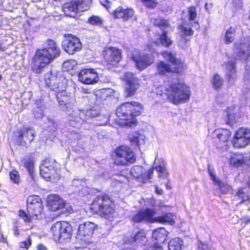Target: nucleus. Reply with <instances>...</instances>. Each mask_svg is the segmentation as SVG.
Listing matches in <instances>:
<instances>
[{
  "label": "nucleus",
  "mask_w": 250,
  "mask_h": 250,
  "mask_svg": "<svg viewBox=\"0 0 250 250\" xmlns=\"http://www.w3.org/2000/svg\"><path fill=\"white\" fill-rule=\"evenodd\" d=\"M64 201L59 196L54 194L50 195L47 200V206L52 211L60 209L63 207Z\"/></svg>",
  "instance_id": "nucleus-23"
},
{
  "label": "nucleus",
  "mask_w": 250,
  "mask_h": 250,
  "mask_svg": "<svg viewBox=\"0 0 250 250\" xmlns=\"http://www.w3.org/2000/svg\"><path fill=\"white\" fill-rule=\"evenodd\" d=\"M65 39L62 42L64 50L69 54H73L82 49V43L79 38L70 34L64 35Z\"/></svg>",
  "instance_id": "nucleus-14"
},
{
  "label": "nucleus",
  "mask_w": 250,
  "mask_h": 250,
  "mask_svg": "<svg viewBox=\"0 0 250 250\" xmlns=\"http://www.w3.org/2000/svg\"><path fill=\"white\" fill-rule=\"evenodd\" d=\"M248 158L241 153H234L231 155L230 165L238 167L242 166L247 162Z\"/></svg>",
  "instance_id": "nucleus-25"
},
{
  "label": "nucleus",
  "mask_w": 250,
  "mask_h": 250,
  "mask_svg": "<svg viewBox=\"0 0 250 250\" xmlns=\"http://www.w3.org/2000/svg\"><path fill=\"white\" fill-rule=\"evenodd\" d=\"M228 119L229 120H230V122H233L232 118H231L232 115L229 114H227Z\"/></svg>",
  "instance_id": "nucleus-63"
},
{
  "label": "nucleus",
  "mask_w": 250,
  "mask_h": 250,
  "mask_svg": "<svg viewBox=\"0 0 250 250\" xmlns=\"http://www.w3.org/2000/svg\"><path fill=\"white\" fill-rule=\"evenodd\" d=\"M56 92L57 93L56 96L59 104L60 105H66V107H67V105L69 104V103L70 100V97L67 94L64 89L62 90Z\"/></svg>",
  "instance_id": "nucleus-30"
},
{
  "label": "nucleus",
  "mask_w": 250,
  "mask_h": 250,
  "mask_svg": "<svg viewBox=\"0 0 250 250\" xmlns=\"http://www.w3.org/2000/svg\"><path fill=\"white\" fill-rule=\"evenodd\" d=\"M244 190V188L239 189L236 193L235 196L241 200L240 204L245 203L246 205L249 206L250 203V198Z\"/></svg>",
  "instance_id": "nucleus-34"
},
{
  "label": "nucleus",
  "mask_w": 250,
  "mask_h": 250,
  "mask_svg": "<svg viewBox=\"0 0 250 250\" xmlns=\"http://www.w3.org/2000/svg\"><path fill=\"white\" fill-rule=\"evenodd\" d=\"M235 29L234 27H230L226 31L225 36V42L226 44L231 43L235 37Z\"/></svg>",
  "instance_id": "nucleus-39"
},
{
  "label": "nucleus",
  "mask_w": 250,
  "mask_h": 250,
  "mask_svg": "<svg viewBox=\"0 0 250 250\" xmlns=\"http://www.w3.org/2000/svg\"><path fill=\"white\" fill-rule=\"evenodd\" d=\"M163 32L164 33L162 34L160 38V41L163 45L168 47L171 45L172 42L167 36L166 31H164Z\"/></svg>",
  "instance_id": "nucleus-45"
},
{
  "label": "nucleus",
  "mask_w": 250,
  "mask_h": 250,
  "mask_svg": "<svg viewBox=\"0 0 250 250\" xmlns=\"http://www.w3.org/2000/svg\"><path fill=\"white\" fill-rule=\"evenodd\" d=\"M45 81L48 87L54 91H60L66 86L67 80L61 71L52 70L46 73Z\"/></svg>",
  "instance_id": "nucleus-7"
},
{
  "label": "nucleus",
  "mask_w": 250,
  "mask_h": 250,
  "mask_svg": "<svg viewBox=\"0 0 250 250\" xmlns=\"http://www.w3.org/2000/svg\"><path fill=\"white\" fill-rule=\"evenodd\" d=\"M62 9L66 16L73 18L75 17L77 13L79 11L75 0L65 3L62 7Z\"/></svg>",
  "instance_id": "nucleus-27"
},
{
  "label": "nucleus",
  "mask_w": 250,
  "mask_h": 250,
  "mask_svg": "<svg viewBox=\"0 0 250 250\" xmlns=\"http://www.w3.org/2000/svg\"><path fill=\"white\" fill-rule=\"evenodd\" d=\"M188 20L190 21H194L195 27L198 28V24H197L196 20L197 18L196 10L195 7H190L188 9Z\"/></svg>",
  "instance_id": "nucleus-41"
},
{
  "label": "nucleus",
  "mask_w": 250,
  "mask_h": 250,
  "mask_svg": "<svg viewBox=\"0 0 250 250\" xmlns=\"http://www.w3.org/2000/svg\"><path fill=\"white\" fill-rule=\"evenodd\" d=\"M23 163H24V166L27 169V170L28 171H30L33 167V165L32 161H31L29 159H28V160L25 159L24 160Z\"/></svg>",
  "instance_id": "nucleus-55"
},
{
  "label": "nucleus",
  "mask_w": 250,
  "mask_h": 250,
  "mask_svg": "<svg viewBox=\"0 0 250 250\" xmlns=\"http://www.w3.org/2000/svg\"><path fill=\"white\" fill-rule=\"evenodd\" d=\"M155 169L158 173L159 177L165 178L167 177V173L163 164L156 166Z\"/></svg>",
  "instance_id": "nucleus-43"
},
{
  "label": "nucleus",
  "mask_w": 250,
  "mask_h": 250,
  "mask_svg": "<svg viewBox=\"0 0 250 250\" xmlns=\"http://www.w3.org/2000/svg\"><path fill=\"white\" fill-rule=\"evenodd\" d=\"M92 208L99 212L105 219L112 221L116 216L114 209L111 207V201L108 195L101 194L93 201Z\"/></svg>",
  "instance_id": "nucleus-4"
},
{
  "label": "nucleus",
  "mask_w": 250,
  "mask_h": 250,
  "mask_svg": "<svg viewBox=\"0 0 250 250\" xmlns=\"http://www.w3.org/2000/svg\"><path fill=\"white\" fill-rule=\"evenodd\" d=\"M132 58L135 62L137 68L143 70L150 65L153 62V58L148 54H140L138 51H134Z\"/></svg>",
  "instance_id": "nucleus-16"
},
{
  "label": "nucleus",
  "mask_w": 250,
  "mask_h": 250,
  "mask_svg": "<svg viewBox=\"0 0 250 250\" xmlns=\"http://www.w3.org/2000/svg\"><path fill=\"white\" fill-rule=\"evenodd\" d=\"M37 250H48L43 245L40 244L38 246Z\"/></svg>",
  "instance_id": "nucleus-61"
},
{
  "label": "nucleus",
  "mask_w": 250,
  "mask_h": 250,
  "mask_svg": "<svg viewBox=\"0 0 250 250\" xmlns=\"http://www.w3.org/2000/svg\"><path fill=\"white\" fill-rule=\"evenodd\" d=\"M60 53L56 43L53 40H48L44 48L36 51L33 59L32 70L37 74L42 73L47 64L59 57Z\"/></svg>",
  "instance_id": "nucleus-1"
},
{
  "label": "nucleus",
  "mask_w": 250,
  "mask_h": 250,
  "mask_svg": "<svg viewBox=\"0 0 250 250\" xmlns=\"http://www.w3.org/2000/svg\"><path fill=\"white\" fill-rule=\"evenodd\" d=\"M27 213L22 210L19 211V216L26 223H29L33 219L42 218V202L36 204L27 205Z\"/></svg>",
  "instance_id": "nucleus-8"
},
{
  "label": "nucleus",
  "mask_w": 250,
  "mask_h": 250,
  "mask_svg": "<svg viewBox=\"0 0 250 250\" xmlns=\"http://www.w3.org/2000/svg\"><path fill=\"white\" fill-rule=\"evenodd\" d=\"M97 227L96 224L89 221L81 224L78 229L77 238L85 243H89V239Z\"/></svg>",
  "instance_id": "nucleus-13"
},
{
  "label": "nucleus",
  "mask_w": 250,
  "mask_h": 250,
  "mask_svg": "<svg viewBox=\"0 0 250 250\" xmlns=\"http://www.w3.org/2000/svg\"><path fill=\"white\" fill-rule=\"evenodd\" d=\"M183 245V241L179 238L176 237L171 239L168 243L169 250H182Z\"/></svg>",
  "instance_id": "nucleus-35"
},
{
  "label": "nucleus",
  "mask_w": 250,
  "mask_h": 250,
  "mask_svg": "<svg viewBox=\"0 0 250 250\" xmlns=\"http://www.w3.org/2000/svg\"><path fill=\"white\" fill-rule=\"evenodd\" d=\"M31 240L30 239L26 241L21 242L20 243V246L21 248H25L28 249L31 245Z\"/></svg>",
  "instance_id": "nucleus-54"
},
{
  "label": "nucleus",
  "mask_w": 250,
  "mask_h": 250,
  "mask_svg": "<svg viewBox=\"0 0 250 250\" xmlns=\"http://www.w3.org/2000/svg\"><path fill=\"white\" fill-rule=\"evenodd\" d=\"M50 232L54 241L63 243L71 238L72 229L71 225L67 222H57L51 227Z\"/></svg>",
  "instance_id": "nucleus-5"
},
{
  "label": "nucleus",
  "mask_w": 250,
  "mask_h": 250,
  "mask_svg": "<svg viewBox=\"0 0 250 250\" xmlns=\"http://www.w3.org/2000/svg\"><path fill=\"white\" fill-rule=\"evenodd\" d=\"M224 83L223 79L217 74H215L211 80V83L214 89L220 88Z\"/></svg>",
  "instance_id": "nucleus-40"
},
{
  "label": "nucleus",
  "mask_w": 250,
  "mask_h": 250,
  "mask_svg": "<svg viewBox=\"0 0 250 250\" xmlns=\"http://www.w3.org/2000/svg\"><path fill=\"white\" fill-rule=\"evenodd\" d=\"M11 180L15 184H18L20 182L19 172L16 170H13L9 172Z\"/></svg>",
  "instance_id": "nucleus-47"
},
{
  "label": "nucleus",
  "mask_w": 250,
  "mask_h": 250,
  "mask_svg": "<svg viewBox=\"0 0 250 250\" xmlns=\"http://www.w3.org/2000/svg\"><path fill=\"white\" fill-rule=\"evenodd\" d=\"M78 79L83 83L94 84L99 81L98 74L94 69L85 68L80 71Z\"/></svg>",
  "instance_id": "nucleus-17"
},
{
  "label": "nucleus",
  "mask_w": 250,
  "mask_h": 250,
  "mask_svg": "<svg viewBox=\"0 0 250 250\" xmlns=\"http://www.w3.org/2000/svg\"><path fill=\"white\" fill-rule=\"evenodd\" d=\"M123 250H135L138 246L146 245L147 239L145 232H138L134 237L123 239Z\"/></svg>",
  "instance_id": "nucleus-11"
},
{
  "label": "nucleus",
  "mask_w": 250,
  "mask_h": 250,
  "mask_svg": "<svg viewBox=\"0 0 250 250\" xmlns=\"http://www.w3.org/2000/svg\"><path fill=\"white\" fill-rule=\"evenodd\" d=\"M88 23L92 25L101 26L103 24V20L97 16H92L88 18Z\"/></svg>",
  "instance_id": "nucleus-44"
},
{
  "label": "nucleus",
  "mask_w": 250,
  "mask_h": 250,
  "mask_svg": "<svg viewBox=\"0 0 250 250\" xmlns=\"http://www.w3.org/2000/svg\"><path fill=\"white\" fill-rule=\"evenodd\" d=\"M80 182V181L79 180H74L73 182V184L74 185H76L77 183H79Z\"/></svg>",
  "instance_id": "nucleus-64"
},
{
  "label": "nucleus",
  "mask_w": 250,
  "mask_h": 250,
  "mask_svg": "<svg viewBox=\"0 0 250 250\" xmlns=\"http://www.w3.org/2000/svg\"><path fill=\"white\" fill-rule=\"evenodd\" d=\"M169 100L173 104L186 103L190 98L189 87L179 79H174L165 90Z\"/></svg>",
  "instance_id": "nucleus-2"
},
{
  "label": "nucleus",
  "mask_w": 250,
  "mask_h": 250,
  "mask_svg": "<svg viewBox=\"0 0 250 250\" xmlns=\"http://www.w3.org/2000/svg\"><path fill=\"white\" fill-rule=\"evenodd\" d=\"M243 0H234V3L236 8L240 9L242 7Z\"/></svg>",
  "instance_id": "nucleus-58"
},
{
  "label": "nucleus",
  "mask_w": 250,
  "mask_h": 250,
  "mask_svg": "<svg viewBox=\"0 0 250 250\" xmlns=\"http://www.w3.org/2000/svg\"><path fill=\"white\" fill-rule=\"evenodd\" d=\"M145 136L137 132L129 134L128 139L133 145L139 146L144 142Z\"/></svg>",
  "instance_id": "nucleus-31"
},
{
  "label": "nucleus",
  "mask_w": 250,
  "mask_h": 250,
  "mask_svg": "<svg viewBox=\"0 0 250 250\" xmlns=\"http://www.w3.org/2000/svg\"><path fill=\"white\" fill-rule=\"evenodd\" d=\"M77 62L74 60H70L64 62L62 65V67L67 71L72 70L77 65Z\"/></svg>",
  "instance_id": "nucleus-46"
},
{
  "label": "nucleus",
  "mask_w": 250,
  "mask_h": 250,
  "mask_svg": "<svg viewBox=\"0 0 250 250\" xmlns=\"http://www.w3.org/2000/svg\"><path fill=\"white\" fill-rule=\"evenodd\" d=\"M13 230L14 231V234L16 236H18L20 235L19 230L17 226H14L13 227Z\"/></svg>",
  "instance_id": "nucleus-60"
},
{
  "label": "nucleus",
  "mask_w": 250,
  "mask_h": 250,
  "mask_svg": "<svg viewBox=\"0 0 250 250\" xmlns=\"http://www.w3.org/2000/svg\"><path fill=\"white\" fill-rule=\"evenodd\" d=\"M113 89L110 88L103 89L97 92V95L99 96L102 100H105L113 93Z\"/></svg>",
  "instance_id": "nucleus-42"
},
{
  "label": "nucleus",
  "mask_w": 250,
  "mask_h": 250,
  "mask_svg": "<svg viewBox=\"0 0 250 250\" xmlns=\"http://www.w3.org/2000/svg\"><path fill=\"white\" fill-rule=\"evenodd\" d=\"M167 237V231L164 228H160L153 231L152 233V239L155 241L154 246H161L166 241Z\"/></svg>",
  "instance_id": "nucleus-24"
},
{
  "label": "nucleus",
  "mask_w": 250,
  "mask_h": 250,
  "mask_svg": "<svg viewBox=\"0 0 250 250\" xmlns=\"http://www.w3.org/2000/svg\"><path fill=\"white\" fill-rule=\"evenodd\" d=\"M68 118L70 122L75 123L74 125L71 123L73 126H76L75 124H82L84 121L83 110L77 108L72 109L71 112L68 114Z\"/></svg>",
  "instance_id": "nucleus-26"
},
{
  "label": "nucleus",
  "mask_w": 250,
  "mask_h": 250,
  "mask_svg": "<svg viewBox=\"0 0 250 250\" xmlns=\"http://www.w3.org/2000/svg\"><path fill=\"white\" fill-rule=\"evenodd\" d=\"M134 11L132 8H124L119 6L113 13L115 18L121 19L124 21H127L132 19L134 16Z\"/></svg>",
  "instance_id": "nucleus-22"
},
{
  "label": "nucleus",
  "mask_w": 250,
  "mask_h": 250,
  "mask_svg": "<svg viewBox=\"0 0 250 250\" xmlns=\"http://www.w3.org/2000/svg\"><path fill=\"white\" fill-rule=\"evenodd\" d=\"M235 52L236 60L246 61L250 56V40L241 43Z\"/></svg>",
  "instance_id": "nucleus-21"
},
{
  "label": "nucleus",
  "mask_w": 250,
  "mask_h": 250,
  "mask_svg": "<svg viewBox=\"0 0 250 250\" xmlns=\"http://www.w3.org/2000/svg\"><path fill=\"white\" fill-rule=\"evenodd\" d=\"M182 30L186 35H192L193 33V31L190 27H183Z\"/></svg>",
  "instance_id": "nucleus-56"
},
{
  "label": "nucleus",
  "mask_w": 250,
  "mask_h": 250,
  "mask_svg": "<svg viewBox=\"0 0 250 250\" xmlns=\"http://www.w3.org/2000/svg\"><path fill=\"white\" fill-rule=\"evenodd\" d=\"M121 50L110 47L104 50V57L108 63L114 65L121 60Z\"/></svg>",
  "instance_id": "nucleus-19"
},
{
  "label": "nucleus",
  "mask_w": 250,
  "mask_h": 250,
  "mask_svg": "<svg viewBox=\"0 0 250 250\" xmlns=\"http://www.w3.org/2000/svg\"><path fill=\"white\" fill-rule=\"evenodd\" d=\"M156 192H157L158 193H159V194H163V190H162V189H159L158 188H156Z\"/></svg>",
  "instance_id": "nucleus-62"
},
{
  "label": "nucleus",
  "mask_w": 250,
  "mask_h": 250,
  "mask_svg": "<svg viewBox=\"0 0 250 250\" xmlns=\"http://www.w3.org/2000/svg\"><path fill=\"white\" fill-rule=\"evenodd\" d=\"M45 107L44 105L40 103H37L36 107H34L33 113L36 118H41L44 116Z\"/></svg>",
  "instance_id": "nucleus-36"
},
{
  "label": "nucleus",
  "mask_w": 250,
  "mask_h": 250,
  "mask_svg": "<svg viewBox=\"0 0 250 250\" xmlns=\"http://www.w3.org/2000/svg\"><path fill=\"white\" fill-rule=\"evenodd\" d=\"M78 11H84L87 10L90 6L91 0H75Z\"/></svg>",
  "instance_id": "nucleus-38"
},
{
  "label": "nucleus",
  "mask_w": 250,
  "mask_h": 250,
  "mask_svg": "<svg viewBox=\"0 0 250 250\" xmlns=\"http://www.w3.org/2000/svg\"><path fill=\"white\" fill-rule=\"evenodd\" d=\"M142 1L147 7H155L157 3L153 0H141Z\"/></svg>",
  "instance_id": "nucleus-53"
},
{
  "label": "nucleus",
  "mask_w": 250,
  "mask_h": 250,
  "mask_svg": "<svg viewBox=\"0 0 250 250\" xmlns=\"http://www.w3.org/2000/svg\"><path fill=\"white\" fill-rule=\"evenodd\" d=\"M216 133L217 138L224 143L227 142L230 136L229 130L226 129L217 130Z\"/></svg>",
  "instance_id": "nucleus-37"
},
{
  "label": "nucleus",
  "mask_w": 250,
  "mask_h": 250,
  "mask_svg": "<svg viewBox=\"0 0 250 250\" xmlns=\"http://www.w3.org/2000/svg\"><path fill=\"white\" fill-rule=\"evenodd\" d=\"M162 55L163 57L174 65V67H170L167 63L161 62L157 64V70L159 74H164L168 72L176 73H182L184 70V65L183 63L180 60L176 59L171 53L168 51L164 52Z\"/></svg>",
  "instance_id": "nucleus-6"
},
{
  "label": "nucleus",
  "mask_w": 250,
  "mask_h": 250,
  "mask_svg": "<svg viewBox=\"0 0 250 250\" xmlns=\"http://www.w3.org/2000/svg\"><path fill=\"white\" fill-rule=\"evenodd\" d=\"M35 131L31 127H23L18 131V141L21 146L30 144L34 139Z\"/></svg>",
  "instance_id": "nucleus-18"
},
{
  "label": "nucleus",
  "mask_w": 250,
  "mask_h": 250,
  "mask_svg": "<svg viewBox=\"0 0 250 250\" xmlns=\"http://www.w3.org/2000/svg\"><path fill=\"white\" fill-rule=\"evenodd\" d=\"M208 171L211 180L214 182V184L217 186L218 188L220 189V191L222 193H226L229 189V186L221 182V181L215 176L213 173V171L209 168H208Z\"/></svg>",
  "instance_id": "nucleus-29"
},
{
  "label": "nucleus",
  "mask_w": 250,
  "mask_h": 250,
  "mask_svg": "<svg viewBox=\"0 0 250 250\" xmlns=\"http://www.w3.org/2000/svg\"><path fill=\"white\" fill-rule=\"evenodd\" d=\"M199 249L200 250H210L209 247L208 245L200 242V244L198 245Z\"/></svg>",
  "instance_id": "nucleus-57"
},
{
  "label": "nucleus",
  "mask_w": 250,
  "mask_h": 250,
  "mask_svg": "<svg viewBox=\"0 0 250 250\" xmlns=\"http://www.w3.org/2000/svg\"><path fill=\"white\" fill-rule=\"evenodd\" d=\"M83 112L84 114V120L90 118H94L98 115L97 111L94 109H89L86 111L83 110Z\"/></svg>",
  "instance_id": "nucleus-49"
},
{
  "label": "nucleus",
  "mask_w": 250,
  "mask_h": 250,
  "mask_svg": "<svg viewBox=\"0 0 250 250\" xmlns=\"http://www.w3.org/2000/svg\"><path fill=\"white\" fill-rule=\"evenodd\" d=\"M142 111L143 107L139 103L127 102L117 108L116 115L125 121L122 124L132 127L135 126L137 124L136 120L134 118L140 115Z\"/></svg>",
  "instance_id": "nucleus-3"
},
{
  "label": "nucleus",
  "mask_w": 250,
  "mask_h": 250,
  "mask_svg": "<svg viewBox=\"0 0 250 250\" xmlns=\"http://www.w3.org/2000/svg\"><path fill=\"white\" fill-rule=\"evenodd\" d=\"M234 65L233 61H229L226 65L227 80L230 84H233L236 78Z\"/></svg>",
  "instance_id": "nucleus-28"
},
{
  "label": "nucleus",
  "mask_w": 250,
  "mask_h": 250,
  "mask_svg": "<svg viewBox=\"0 0 250 250\" xmlns=\"http://www.w3.org/2000/svg\"><path fill=\"white\" fill-rule=\"evenodd\" d=\"M154 24L156 26L160 27L161 28L168 26L167 21L165 20L161 19H156L154 21ZM162 29L163 30V31H164L163 28H162Z\"/></svg>",
  "instance_id": "nucleus-50"
},
{
  "label": "nucleus",
  "mask_w": 250,
  "mask_h": 250,
  "mask_svg": "<svg viewBox=\"0 0 250 250\" xmlns=\"http://www.w3.org/2000/svg\"><path fill=\"white\" fill-rule=\"evenodd\" d=\"M116 157L115 163L117 165H125L128 163H133L136 157L132 149L126 146H121L115 150Z\"/></svg>",
  "instance_id": "nucleus-10"
},
{
  "label": "nucleus",
  "mask_w": 250,
  "mask_h": 250,
  "mask_svg": "<svg viewBox=\"0 0 250 250\" xmlns=\"http://www.w3.org/2000/svg\"><path fill=\"white\" fill-rule=\"evenodd\" d=\"M123 79L126 82L125 93L127 97L133 95L138 89L139 84L136 75L131 72L125 73Z\"/></svg>",
  "instance_id": "nucleus-15"
},
{
  "label": "nucleus",
  "mask_w": 250,
  "mask_h": 250,
  "mask_svg": "<svg viewBox=\"0 0 250 250\" xmlns=\"http://www.w3.org/2000/svg\"><path fill=\"white\" fill-rule=\"evenodd\" d=\"M62 209V212L64 214H69L72 211V208L71 205L69 204H66L64 202L63 207L61 208Z\"/></svg>",
  "instance_id": "nucleus-52"
},
{
  "label": "nucleus",
  "mask_w": 250,
  "mask_h": 250,
  "mask_svg": "<svg viewBox=\"0 0 250 250\" xmlns=\"http://www.w3.org/2000/svg\"><path fill=\"white\" fill-rule=\"evenodd\" d=\"M115 0H103L101 1V3L107 10L109 11V9L112 6L113 2Z\"/></svg>",
  "instance_id": "nucleus-51"
},
{
  "label": "nucleus",
  "mask_w": 250,
  "mask_h": 250,
  "mask_svg": "<svg viewBox=\"0 0 250 250\" xmlns=\"http://www.w3.org/2000/svg\"><path fill=\"white\" fill-rule=\"evenodd\" d=\"M153 219V222L157 221L161 223H168L171 225L174 222L173 214L170 213L164 214Z\"/></svg>",
  "instance_id": "nucleus-33"
},
{
  "label": "nucleus",
  "mask_w": 250,
  "mask_h": 250,
  "mask_svg": "<svg viewBox=\"0 0 250 250\" xmlns=\"http://www.w3.org/2000/svg\"><path fill=\"white\" fill-rule=\"evenodd\" d=\"M55 161L49 160H44L40 167V174L47 181H55L59 179L57 170L55 168Z\"/></svg>",
  "instance_id": "nucleus-9"
},
{
  "label": "nucleus",
  "mask_w": 250,
  "mask_h": 250,
  "mask_svg": "<svg viewBox=\"0 0 250 250\" xmlns=\"http://www.w3.org/2000/svg\"><path fill=\"white\" fill-rule=\"evenodd\" d=\"M154 213L155 212L153 209L146 208L141 210L132 217L131 220L134 223L153 222Z\"/></svg>",
  "instance_id": "nucleus-20"
},
{
  "label": "nucleus",
  "mask_w": 250,
  "mask_h": 250,
  "mask_svg": "<svg viewBox=\"0 0 250 250\" xmlns=\"http://www.w3.org/2000/svg\"><path fill=\"white\" fill-rule=\"evenodd\" d=\"M153 173V169L152 168L149 169L146 174V177L144 179H150L151 178V175Z\"/></svg>",
  "instance_id": "nucleus-59"
},
{
  "label": "nucleus",
  "mask_w": 250,
  "mask_h": 250,
  "mask_svg": "<svg viewBox=\"0 0 250 250\" xmlns=\"http://www.w3.org/2000/svg\"><path fill=\"white\" fill-rule=\"evenodd\" d=\"M145 172V169L141 166H135L130 171V174L132 176L137 178L141 177L142 179L146 177Z\"/></svg>",
  "instance_id": "nucleus-32"
},
{
  "label": "nucleus",
  "mask_w": 250,
  "mask_h": 250,
  "mask_svg": "<svg viewBox=\"0 0 250 250\" xmlns=\"http://www.w3.org/2000/svg\"><path fill=\"white\" fill-rule=\"evenodd\" d=\"M250 143V129L241 127L238 129L234 136L232 144L234 147L244 148Z\"/></svg>",
  "instance_id": "nucleus-12"
},
{
  "label": "nucleus",
  "mask_w": 250,
  "mask_h": 250,
  "mask_svg": "<svg viewBox=\"0 0 250 250\" xmlns=\"http://www.w3.org/2000/svg\"><path fill=\"white\" fill-rule=\"evenodd\" d=\"M42 202V199L40 197L35 195H30L27 199V205H34Z\"/></svg>",
  "instance_id": "nucleus-48"
}]
</instances>
